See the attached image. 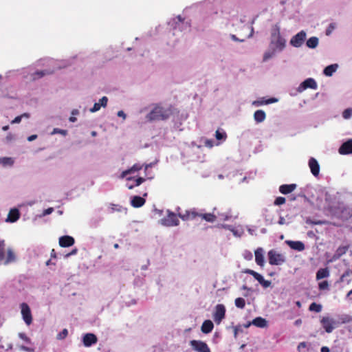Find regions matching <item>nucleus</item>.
<instances>
[{"instance_id":"obj_62","label":"nucleus","mask_w":352,"mask_h":352,"mask_svg":"<svg viewBox=\"0 0 352 352\" xmlns=\"http://www.w3.org/2000/svg\"><path fill=\"white\" fill-rule=\"evenodd\" d=\"M321 352H329L330 350L327 346H322L320 350Z\"/></svg>"},{"instance_id":"obj_15","label":"nucleus","mask_w":352,"mask_h":352,"mask_svg":"<svg viewBox=\"0 0 352 352\" xmlns=\"http://www.w3.org/2000/svg\"><path fill=\"white\" fill-rule=\"evenodd\" d=\"M74 239L70 236H63L59 238V245L61 247H69L74 245Z\"/></svg>"},{"instance_id":"obj_33","label":"nucleus","mask_w":352,"mask_h":352,"mask_svg":"<svg viewBox=\"0 0 352 352\" xmlns=\"http://www.w3.org/2000/svg\"><path fill=\"white\" fill-rule=\"evenodd\" d=\"M215 138L217 140H225L227 138V135L223 130L217 129L215 132Z\"/></svg>"},{"instance_id":"obj_17","label":"nucleus","mask_w":352,"mask_h":352,"mask_svg":"<svg viewBox=\"0 0 352 352\" xmlns=\"http://www.w3.org/2000/svg\"><path fill=\"white\" fill-rule=\"evenodd\" d=\"M296 187L297 186L295 184H283L279 187V191L282 194L287 195L293 192L296 188Z\"/></svg>"},{"instance_id":"obj_47","label":"nucleus","mask_w":352,"mask_h":352,"mask_svg":"<svg viewBox=\"0 0 352 352\" xmlns=\"http://www.w3.org/2000/svg\"><path fill=\"white\" fill-rule=\"evenodd\" d=\"M18 348L19 349V350L23 351H25V352H34V348L28 347V346H23V345H19Z\"/></svg>"},{"instance_id":"obj_49","label":"nucleus","mask_w":352,"mask_h":352,"mask_svg":"<svg viewBox=\"0 0 352 352\" xmlns=\"http://www.w3.org/2000/svg\"><path fill=\"white\" fill-rule=\"evenodd\" d=\"M319 289L321 290L328 289H329V283L327 281L324 280L319 283Z\"/></svg>"},{"instance_id":"obj_34","label":"nucleus","mask_w":352,"mask_h":352,"mask_svg":"<svg viewBox=\"0 0 352 352\" xmlns=\"http://www.w3.org/2000/svg\"><path fill=\"white\" fill-rule=\"evenodd\" d=\"M5 257V242L4 241H0V263H3Z\"/></svg>"},{"instance_id":"obj_26","label":"nucleus","mask_w":352,"mask_h":352,"mask_svg":"<svg viewBox=\"0 0 352 352\" xmlns=\"http://www.w3.org/2000/svg\"><path fill=\"white\" fill-rule=\"evenodd\" d=\"M108 211L109 213H113L115 212H118L124 213V214L126 213V208H124L119 205H116V204H111V206L108 208Z\"/></svg>"},{"instance_id":"obj_5","label":"nucleus","mask_w":352,"mask_h":352,"mask_svg":"<svg viewBox=\"0 0 352 352\" xmlns=\"http://www.w3.org/2000/svg\"><path fill=\"white\" fill-rule=\"evenodd\" d=\"M268 259L271 265H281L285 261V256L274 250L268 252Z\"/></svg>"},{"instance_id":"obj_18","label":"nucleus","mask_w":352,"mask_h":352,"mask_svg":"<svg viewBox=\"0 0 352 352\" xmlns=\"http://www.w3.org/2000/svg\"><path fill=\"white\" fill-rule=\"evenodd\" d=\"M287 244L293 250L302 251L305 250V245L301 241H287Z\"/></svg>"},{"instance_id":"obj_30","label":"nucleus","mask_w":352,"mask_h":352,"mask_svg":"<svg viewBox=\"0 0 352 352\" xmlns=\"http://www.w3.org/2000/svg\"><path fill=\"white\" fill-rule=\"evenodd\" d=\"M338 67L337 65H330L326 67L323 71V73L327 76H331L336 71Z\"/></svg>"},{"instance_id":"obj_2","label":"nucleus","mask_w":352,"mask_h":352,"mask_svg":"<svg viewBox=\"0 0 352 352\" xmlns=\"http://www.w3.org/2000/svg\"><path fill=\"white\" fill-rule=\"evenodd\" d=\"M173 113V108L171 105L168 107H163L161 104H155L151 111L146 115V118L150 122L168 120Z\"/></svg>"},{"instance_id":"obj_8","label":"nucleus","mask_w":352,"mask_h":352,"mask_svg":"<svg viewBox=\"0 0 352 352\" xmlns=\"http://www.w3.org/2000/svg\"><path fill=\"white\" fill-rule=\"evenodd\" d=\"M306 32L304 30H301L296 35H294L290 40V44L293 47H300L302 46L306 39Z\"/></svg>"},{"instance_id":"obj_37","label":"nucleus","mask_w":352,"mask_h":352,"mask_svg":"<svg viewBox=\"0 0 352 352\" xmlns=\"http://www.w3.org/2000/svg\"><path fill=\"white\" fill-rule=\"evenodd\" d=\"M309 310L319 313L322 310V306L316 302H312L309 306Z\"/></svg>"},{"instance_id":"obj_53","label":"nucleus","mask_w":352,"mask_h":352,"mask_svg":"<svg viewBox=\"0 0 352 352\" xmlns=\"http://www.w3.org/2000/svg\"><path fill=\"white\" fill-rule=\"evenodd\" d=\"M108 98L106 96H103L102 98L100 99L99 103L100 105H102L103 107H105L107 104Z\"/></svg>"},{"instance_id":"obj_40","label":"nucleus","mask_w":352,"mask_h":352,"mask_svg":"<svg viewBox=\"0 0 352 352\" xmlns=\"http://www.w3.org/2000/svg\"><path fill=\"white\" fill-rule=\"evenodd\" d=\"M68 335V331L67 329H64L61 332H60L57 336L56 338L58 340H63L65 339Z\"/></svg>"},{"instance_id":"obj_1","label":"nucleus","mask_w":352,"mask_h":352,"mask_svg":"<svg viewBox=\"0 0 352 352\" xmlns=\"http://www.w3.org/2000/svg\"><path fill=\"white\" fill-rule=\"evenodd\" d=\"M168 213V220H175L177 215H178L182 220H192L195 219L200 218L201 220H214L215 219H223L224 220H232L239 218V212L230 210L225 214H219L217 216L214 212L213 213H199L197 212L195 209L191 210H186L184 214H182L177 210V214L166 211Z\"/></svg>"},{"instance_id":"obj_35","label":"nucleus","mask_w":352,"mask_h":352,"mask_svg":"<svg viewBox=\"0 0 352 352\" xmlns=\"http://www.w3.org/2000/svg\"><path fill=\"white\" fill-rule=\"evenodd\" d=\"M145 181V179L143 177H138L134 179V184H126V186L129 189H133L135 186H140L142 183Z\"/></svg>"},{"instance_id":"obj_28","label":"nucleus","mask_w":352,"mask_h":352,"mask_svg":"<svg viewBox=\"0 0 352 352\" xmlns=\"http://www.w3.org/2000/svg\"><path fill=\"white\" fill-rule=\"evenodd\" d=\"M329 276V271L327 268H321L316 273V279L320 280Z\"/></svg>"},{"instance_id":"obj_45","label":"nucleus","mask_w":352,"mask_h":352,"mask_svg":"<svg viewBox=\"0 0 352 352\" xmlns=\"http://www.w3.org/2000/svg\"><path fill=\"white\" fill-rule=\"evenodd\" d=\"M351 115H352V109H346L342 113V117L344 119L350 118Z\"/></svg>"},{"instance_id":"obj_10","label":"nucleus","mask_w":352,"mask_h":352,"mask_svg":"<svg viewBox=\"0 0 352 352\" xmlns=\"http://www.w3.org/2000/svg\"><path fill=\"white\" fill-rule=\"evenodd\" d=\"M310 88L312 89H316L318 88V85L316 80L314 78H309L304 80L298 87V91L299 92H302V91Z\"/></svg>"},{"instance_id":"obj_14","label":"nucleus","mask_w":352,"mask_h":352,"mask_svg":"<svg viewBox=\"0 0 352 352\" xmlns=\"http://www.w3.org/2000/svg\"><path fill=\"white\" fill-rule=\"evenodd\" d=\"M309 167L314 176L317 177L320 173V165L318 161L314 157H311L309 160Z\"/></svg>"},{"instance_id":"obj_13","label":"nucleus","mask_w":352,"mask_h":352,"mask_svg":"<svg viewBox=\"0 0 352 352\" xmlns=\"http://www.w3.org/2000/svg\"><path fill=\"white\" fill-rule=\"evenodd\" d=\"M339 153L341 155H348L352 153V139L344 142L339 148Z\"/></svg>"},{"instance_id":"obj_20","label":"nucleus","mask_w":352,"mask_h":352,"mask_svg":"<svg viewBox=\"0 0 352 352\" xmlns=\"http://www.w3.org/2000/svg\"><path fill=\"white\" fill-rule=\"evenodd\" d=\"M214 327L213 323L211 320H205L201 325V331L204 333H208L212 331Z\"/></svg>"},{"instance_id":"obj_25","label":"nucleus","mask_w":352,"mask_h":352,"mask_svg":"<svg viewBox=\"0 0 352 352\" xmlns=\"http://www.w3.org/2000/svg\"><path fill=\"white\" fill-rule=\"evenodd\" d=\"M20 218V212L17 208H12L10 210L6 220H18Z\"/></svg>"},{"instance_id":"obj_39","label":"nucleus","mask_w":352,"mask_h":352,"mask_svg":"<svg viewBox=\"0 0 352 352\" xmlns=\"http://www.w3.org/2000/svg\"><path fill=\"white\" fill-rule=\"evenodd\" d=\"M179 221H161V224L164 227H175L179 225Z\"/></svg>"},{"instance_id":"obj_63","label":"nucleus","mask_w":352,"mask_h":352,"mask_svg":"<svg viewBox=\"0 0 352 352\" xmlns=\"http://www.w3.org/2000/svg\"><path fill=\"white\" fill-rule=\"evenodd\" d=\"M76 252H77V249H74L70 253L67 254L66 255V256H71V255H74V254H76Z\"/></svg>"},{"instance_id":"obj_3","label":"nucleus","mask_w":352,"mask_h":352,"mask_svg":"<svg viewBox=\"0 0 352 352\" xmlns=\"http://www.w3.org/2000/svg\"><path fill=\"white\" fill-rule=\"evenodd\" d=\"M285 39L280 35V27L274 25L271 29L270 45L278 51H282L285 47Z\"/></svg>"},{"instance_id":"obj_23","label":"nucleus","mask_w":352,"mask_h":352,"mask_svg":"<svg viewBox=\"0 0 352 352\" xmlns=\"http://www.w3.org/2000/svg\"><path fill=\"white\" fill-rule=\"evenodd\" d=\"M146 201L143 197L134 196L131 200V205L135 208H140L145 204Z\"/></svg>"},{"instance_id":"obj_43","label":"nucleus","mask_w":352,"mask_h":352,"mask_svg":"<svg viewBox=\"0 0 352 352\" xmlns=\"http://www.w3.org/2000/svg\"><path fill=\"white\" fill-rule=\"evenodd\" d=\"M56 133H59V134H61V135L65 136L67 134V131L64 130V129H60L58 128H55V129H54L53 131L52 132V134H56Z\"/></svg>"},{"instance_id":"obj_50","label":"nucleus","mask_w":352,"mask_h":352,"mask_svg":"<svg viewBox=\"0 0 352 352\" xmlns=\"http://www.w3.org/2000/svg\"><path fill=\"white\" fill-rule=\"evenodd\" d=\"M335 28H336V25L334 23L329 24V27L326 30V34L327 36L330 35L331 34V32H333V30L335 29Z\"/></svg>"},{"instance_id":"obj_12","label":"nucleus","mask_w":352,"mask_h":352,"mask_svg":"<svg viewBox=\"0 0 352 352\" xmlns=\"http://www.w3.org/2000/svg\"><path fill=\"white\" fill-rule=\"evenodd\" d=\"M220 227L230 230L235 236H241L243 233V229L240 226H232L226 224H221Z\"/></svg>"},{"instance_id":"obj_11","label":"nucleus","mask_w":352,"mask_h":352,"mask_svg":"<svg viewBox=\"0 0 352 352\" xmlns=\"http://www.w3.org/2000/svg\"><path fill=\"white\" fill-rule=\"evenodd\" d=\"M97 337L94 333H86L82 337L85 346L89 347L97 342Z\"/></svg>"},{"instance_id":"obj_60","label":"nucleus","mask_w":352,"mask_h":352,"mask_svg":"<svg viewBox=\"0 0 352 352\" xmlns=\"http://www.w3.org/2000/svg\"><path fill=\"white\" fill-rule=\"evenodd\" d=\"M117 115L119 117H122L124 119L126 118V114L123 111H119Z\"/></svg>"},{"instance_id":"obj_64","label":"nucleus","mask_w":352,"mask_h":352,"mask_svg":"<svg viewBox=\"0 0 352 352\" xmlns=\"http://www.w3.org/2000/svg\"><path fill=\"white\" fill-rule=\"evenodd\" d=\"M302 323V320L300 319H298L296 320L295 322H294V324L296 326H299L300 324H301Z\"/></svg>"},{"instance_id":"obj_9","label":"nucleus","mask_w":352,"mask_h":352,"mask_svg":"<svg viewBox=\"0 0 352 352\" xmlns=\"http://www.w3.org/2000/svg\"><path fill=\"white\" fill-rule=\"evenodd\" d=\"M226 308L223 305L219 304L215 307L213 319L217 324H220L225 318Z\"/></svg>"},{"instance_id":"obj_57","label":"nucleus","mask_w":352,"mask_h":352,"mask_svg":"<svg viewBox=\"0 0 352 352\" xmlns=\"http://www.w3.org/2000/svg\"><path fill=\"white\" fill-rule=\"evenodd\" d=\"M261 285L265 288L269 287L271 285V281L264 280L261 283Z\"/></svg>"},{"instance_id":"obj_51","label":"nucleus","mask_w":352,"mask_h":352,"mask_svg":"<svg viewBox=\"0 0 352 352\" xmlns=\"http://www.w3.org/2000/svg\"><path fill=\"white\" fill-rule=\"evenodd\" d=\"M102 107V105H100L99 102H96L94 104V107L90 109L91 112H96L100 110V109Z\"/></svg>"},{"instance_id":"obj_58","label":"nucleus","mask_w":352,"mask_h":352,"mask_svg":"<svg viewBox=\"0 0 352 352\" xmlns=\"http://www.w3.org/2000/svg\"><path fill=\"white\" fill-rule=\"evenodd\" d=\"M306 346H307V344H306V343H305V342H300V343H299V344L298 345V351H300V350H301V349H302V348H305V347H306Z\"/></svg>"},{"instance_id":"obj_6","label":"nucleus","mask_w":352,"mask_h":352,"mask_svg":"<svg viewBox=\"0 0 352 352\" xmlns=\"http://www.w3.org/2000/svg\"><path fill=\"white\" fill-rule=\"evenodd\" d=\"M20 308L23 320L27 325H30L32 322V316L29 305L23 302L20 305Z\"/></svg>"},{"instance_id":"obj_29","label":"nucleus","mask_w":352,"mask_h":352,"mask_svg":"<svg viewBox=\"0 0 352 352\" xmlns=\"http://www.w3.org/2000/svg\"><path fill=\"white\" fill-rule=\"evenodd\" d=\"M306 45L309 48L314 49L318 45V38L316 36H312L307 41Z\"/></svg>"},{"instance_id":"obj_22","label":"nucleus","mask_w":352,"mask_h":352,"mask_svg":"<svg viewBox=\"0 0 352 352\" xmlns=\"http://www.w3.org/2000/svg\"><path fill=\"white\" fill-rule=\"evenodd\" d=\"M16 261V256L11 248L7 250V255L5 257L3 264L8 265Z\"/></svg>"},{"instance_id":"obj_7","label":"nucleus","mask_w":352,"mask_h":352,"mask_svg":"<svg viewBox=\"0 0 352 352\" xmlns=\"http://www.w3.org/2000/svg\"><path fill=\"white\" fill-rule=\"evenodd\" d=\"M190 345L192 349L197 352H211L208 344L201 340H191L190 342Z\"/></svg>"},{"instance_id":"obj_36","label":"nucleus","mask_w":352,"mask_h":352,"mask_svg":"<svg viewBox=\"0 0 352 352\" xmlns=\"http://www.w3.org/2000/svg\"><path fill=\"white\" fill-rule=\"evenodd\" d=\"M235 306L239 309H243L245 305V301L243 298H237L234 300Z\"/></svg>"},{"instance_id":"obj_59","label":"nucleus","mask_w":352,"mask_h":352,"mask_svg":"<svg viewBox=\"0 0 352 352\" xmlns=\"http://www.w3.org/2000/svg\"><path fill=\"white\" fill-rule=\"evenodd\" d=\"M36 138H37V135H30V136H29L28 138V140L29 142H32V141L36 140Z\"/></svg>"},{"instance_id":"obj_56","label":"nucleus","mask_w":352,"mask_h":352,"mask_svg":"<svg viewBox=\"0 0 352 352\" xmlns=\"http://www.w3.org/2000/svg\"><path fill=\"white\" fill-rule=\"evenodd\" d=\"M53 210H54L53 208H49L43 212L42 216H45V215L50 214L53 212Z\"/></svg>"},{"instance_id":"obj_16","label":"nucleus","mask_w":352,"mask_h":352,"mask_svg":"<svg viewBox=\"0 0 352 352\" xmlns=\"http://www.w3.org/2000/svg\"><path fill=\"white\" fill-rule=\"evenodd\" d=\"M263 253H264L263 249L261 248H257L254 252L255 261L260 266H263V265H264Z\"/></svg>"},{"instance_id":"obj_4","label":"nucleus","mask_w":352,"mask_h":352,"mask_svg":"<svg viewBox=\"0 0 352 352\" xmlns=\"http://www.w3.org/2000/svg\"><path fill=\"white\" fill-rule=\"evenodd\" d=\"M320 323L328 333H331L340 324V322L336 318L330 316L322 317L320 320Z\"/></svg>"},{"instance_id":"obj_31","label":"nucleus","mask_w":352,"mask_h":352,"mask_svg":"<svg viewBox=\"0 0 352 352\" xmlns=\"http://www.w3.org/2000/svg\"><path fill=\"white\" fill-rule=\"evenodd\" d=\"M14 160L12 157H0V164L3 166H12L14 164Z\"/></svg>"},{"instance_id":"obj_46","label":"nucleus","mask_w":352,"mask_h":352,"mask_svg":"<svg viewBox=\"0 0 352 352\" xmlns=\"http://www.w3.org/2000/svg\"><path fill=\"white\" fill-rule=\"evenodd\" d=\"M47 73L45 71H38L33 74V78L34 79H38L44 76Z\"/></svg>"},{"instance_id":"obj_42","label":"nucleus","mask_w":352,"mask_h":352,"mask_svg":"<svg viewBox=\"0 0 352 352\" xmlns=\"http://www.w3.org/2000/svg\"><path fill=\"white\" fill-rule=\"evenodd\" d=\"M18 336H19V337L22 340L25 342L27 344H30L31 343L30 338L29 337H28L25 333H19Z\"/></svg>"},{"instance_id":"obj_27","label":"nucleus","mask_w":352,"mask_h":352,"mask_svg":"<svg viewBox=\"0 0 352 352\" xmlns=\"http://www.w3.org/2000/svg\"><path fill=\"white\" fill-rule=\"evenodd\" d=\"M266 114L263 110H257L254 113V118L256 122H262L265 120Z\"/></svg>"},{"instance_id":"obj_44","label":"nucleus","mask_w":352,"mask_h":352,"mask_svg":"<svg viewBox=\"0 0 352 352\" xmlns=\"http://www.w3.org/2000/svg\"><path fill=\"white\" fill-rule=\"evenodd\" d=\"M276 101H277V100L276 98H271L265 100V102L257 101V102H254V104H256L257 105H261V104H263L273 103V102H276Z\"/></svg>"},{"instance_id":"obj_54","label":"nucleus","mask_w":352,"mask_h":352,"mask_svg":"<svg viewBox=\"0 0 352 352\" xmlns=\"http://www.w3.org/2000/svg\"><path fill=\"white\" fill-rule=\"evenodd\" d=\"M242 327L241 325H238V326H236L234 327V337L236 338L237 336V334L239 333V332H242Z\"/></svg>"},{"instance_id":"obj_55","label":"nucleus","mask_w":352,"mask_h":352,"mask_svg":"<svg viewBox=\"0 0 352 352\" xmlns=\"http://www.w3.org/2000/svg\"><path fill=\"white\" fill-rule=\"evenodd\" d=\"M22 120V116H16L14 120L11 121V124H18L20 123Z\"/></svg>"},{"instance_id":"obj_38","label":"nucleus","mask_w":352,"mask_h":352,"mask_svg":"<svg viewBox=\"0 0 352 352\" xmlns=\"http://www.w3.org/2000/svg\"><path fill=\"white\" fill-rule=\"evenodd\" d=\"M276 49H273L272 51L265 52L263 55V61H267L270 58H272L275 54Z\"/></svg>"},{"instance_id":"obj_21","label":"nucleus","mask_w":352,"mask_h":352,"mask_svg":"<svg viewBox=\"0 0 352 352\" xmlns=\"http://www.w3.org/2000/svg\"><path fill=\"white\" fill-rule=\"evenodd\" d=\"M243 273L248 274L254 276V278L258 281V283L261 285L263 281L265 280L263 276L257 273L256 272L250 270V269H245L243 271Z\"/></svg>"},{"instance_id":"obj_32","label":"nucleus","mask_w":352,"mask_h":352,"mask_svg":"<svg viewBox=\"0 0 352 352\" xmlns=\"http://www.w3.org/2000/svg\"><path fill=\"white\" fill-rule=\"evenodd\" d=\"M347 250H348V246H346V245L339 247L336 251V253L334 254V258H340L341 256L346 254Z\"/></svg>"},{"instance_id":"obj_52","label":"nucleus","mask_w":352,"mask_h":352,"mask_svg":"<svg viewBox=\"0 0 352 352\" xmlns=\"http://www.w3.org/2000/svg\"><path fill=\"white\" fill-rule=\"evenodd\" d=\"M243 257L245 260L250 261L252 258V254L250 251H245L243 253Z\"/></svg>"},{"instance_id":"obj_19","label":"nucleus","mask_w":352,"mask_h":352,"mask_svg":"<svg viewBox=\"0 0 352 352\" xmlns=\"http://www.w3.org/2000/svg\"><path fill=\"white\" fill-rule=\"evenodd\" d=\"M143 165L140 164H135L131 168L123 171L121 174V177H125L127 175L140 170Z\"/></svg>"},{"instance_id":"obj_61","label":"nucleus","mask_w":352,"mask_h":352,"mask_svg":"<svg viewBox=\"0 0 352 352\" xmlns=\"http://www.w3.org/2000/svg\"><path fill=\"white\" fill-rule=\"evenodd\" d=\"M231 38H232V39L233 41H240V42H243V41H244L243 39H242V40L239 39V38L236 36V35H234V34H232V35H231Z\"/></svg>"},{"instance_id":"obj_48","label":"nucleus","mask_w":352,"mask_h":352,"mask_svg":"<svg viewBox=\"0 0 352 352\" xmlns=\"http://www.w3.org/2000/svg\"><path fill=\"white\" fill-rule=\"evenodd\" d=\"M18 348L19 349V350L23 351H25V352H34V348L28 347V346H23V345H19Z\"/></svg>"},{"instance_id":"obj_41","label":"nucleus","mask_w":352,"mask_h":352,"mask_svg":"<svg viewBox=\"0 0 352 352\" xmlns=\"http://www.w3.org/2000/svg\"><path fill=\"white\" fill-rule=\"evenodd\" d=\"M286 201V199L283 197H278L275 201H274V205L276 206H280L282 204H284Z\"/></svg>"},{"instance_id":"obj_24","label":"nucleus","mask_w":352,"mask_h":352,"mask_svg":"<svg viewBox=\"0 0 352 352\" xmlns=\"http://www.w3.org/2000/svg\"><path fill=\"white\" fill-rule=\"evenodd\" d=\"M252 323L253 325H254L257 327H260V328L266 327L267 324V320L265 318H263L261 317H257V318H254L252 321Z\"/></svg>"}]
</instances>
